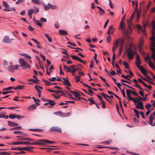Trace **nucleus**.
Wrapping results in <instances>:
<instances>
[{"label": "nucleus", "mask_w": 155, "mask_h": 155, "mask_svg": "<svg viewBox=\"0 0 155 155\" xmlns=\"http://www.w3.org/2000/svg\"><path fill=\"white\" fill-rule=\"evenodd\" d=\"M34 13V9H29L28 11V14H32Z\"/></svg>", "instance_id": "43"}, {"label": "nucleus", "mask_w": 155, "mask_h": 155, "mask_svg": "<svg viewBox=\"0 0 155 155\" xmlns=\"http://www.w3.org/2000/svg\"><path fill=\"white\" fill-rule=\"evenodd\" d=\"M114 31V28H113L112 25H111L109 27L107 31V34L109 35L110 34H113Z\"/></svg>", "instance_id": "16"}, {"label": "nucleus", "mask_w": 155, "mask_h": 155, "mask_svg": "<svg viewBox=\"0 0 155 155\" xmlns=\"http://www.w3.org/2000/svg\"><path fill=\"white\" fill-rule=\"evenodd\" d=\"M46 145L48 144H53L54 143H56V142L54 141L49 140H46Z\"/></svg>", "instance_id": "32"}, {"label": "nucleus", "mask_w": 155, "mask_h": 155, "mask_svg": "<svg viewBox=\"0 0 155 155\" xmlns=\"http://www.w3.org/2000/svg\"><path fill=\"white\" fill-rule=\"evenodd\" d=\"M48 5L50 6V8L53 10H56L58 8V7L54 5H52L50 4L49 3H48Z\"/></svg>", "instance_id": "26"}, {"label": "nucleus", "mask_w": 155, "mask_h": 155, "mask_svg": "<svg viewBox=\"0 0 155 155\" xmlns=\"http://www.w3.org/2000/svg\"><path fill=\"white\" fill-rule=\"evenodd\" d=\"M136 52L131 48H128L126 50V54L128 58L130 60H132L135 55Z\"/></svg>", "instance_id": "3"}, {"label": "nucleus", "mask_w": 155, "mask_h": 155, "mask_svg": "<svg viewBox=\"0 0 155 155\" xmlns=\"http://www.w3.org/2000/svg\"><path fill=\"white\" fill-rule=\"evenodd\" d=\"M42 4L43 5L44 9L45 10H48L50 8V6H47V5H45L42 3Z\"/></svg>", "instance_id": "36"}, {"label": "nucleus", "mask_w": 155, "mask_h": 155, "mask_svg": "<svg viewBox=\"0 0 155 155\" xmlns=\"http://www.w3.org/2000/svg\"><path fill=\"white\" fill-rule=\"evenodd\" d=\"M70 91L73 94L75 95V96L76 98H77L78 99L80 100L81 99V98H80V97L81 96V95L80 94H78L77 92L75 91Z\"/></svg>", "instance_id": "18"}, {"label": "nucleus", "mask_w": 155, "mask_h": 155, "mask_svg": "<svg viewBox=\"0 0 155 155\" xmlns=\"http://www.w3.org/2000/svg\"><path fill=\"white\" fill-rule=\"evenodd\" d=\"M152 24L153 30L152 31V37H155L154 35H155V33L153 30L155 29V22L154 21H152Z\"/></svg>", "instance_id": "22"}, {"label": "nucleus", "mask_w": 155, "mask_h": 155, "mask_svg": "<svg viewBox=\"0 0 155 155\" xmlns=\"http://www.w3.org/2000/svg\"><path fill=\"white\" fill-rule=\"evenodd\" d=\"M8 124L10 126L13 127H15L18 125V124L17 123L10 121H8Z\"/></svg>", "instance_id": "25"}, {"label": "nucleus", "mask_w": 155, "mask_h": 155, "mask_svg": "<svg viewBox=\"0 0 155 155\" xmlns=\"http://www.w3.org/2000/svg\"><path fill=\"white\" fill-rule=\"evenodd\" d=\"M150 39L153 41L151 43L152 46L151 48V51L153 52L152 54V58L154 61H155V37H152L150 38Z\"/></svg>", "instance_id": "4"}, {"label": "nucleus", "mask_w": 155, "mask_h": 155, "mask_svg": "<svg viewBox=\"0 0 155 155\" xmlns=\"http://www.w3.org/2000/svg\"><path fill=\"white\" fill-rule=\"evenodd\" d=\"M33 148V147H22V150L28 151L29 149Z\"/></svg>", "instance_id": "40"}, {"label": "nucleus", "mask_w": 155, "mask_h": 155, "mask_svg": "<svg viewBox=\"0 0 155 155\" xmlns=\"http://www.w3.org/2000/svg\"><path fill=\"white\" fill-rule=\"evenodd\" d=\"M49 104L52 106H54L56 104L55 103L54 101H52L50 100L49 101Z\"/></svg>", "instance_id": "38"}, {"label": "nucleus", "mask_w": 155, "mask_h": 155, "mask_svg": "<svg viewBox=\"0 0 155 155\" xmlns=\"http://www.w3.org/2000/svg\"><path fill=\"white\" fill-rule=\"evenodd\" d=\"M14 40V39H10L9 37L8 36H5L4 37L2 41L3 42L5 43H11L12 41Z\"/></svg>", "instance_id": "10"}, {"label": "nucleus", "mask_w": 155, "mask_h": 155, "mask_svg": "<svg viewBox=\"0 0 155 155\" xmlns=\"http://www.w3.org/2000/svg\"><path fill=\"white\" fill-rule=\"evenodd\" d=\"M11 154L10 153H7L5 152H0V154H7V155H9Z\"/></svg>", "instance_id": "61"}, {"label": "nucleus", "mask_w": 155, "mask_h": 155, "mask_svg": "<svg viewBox=\"0 0 155 155\" xmlns=\"http://www.w3.org/2000/svg\"><path fill=\"white\" fill-rule=\"evenodd\" d=\"M96 7L99 9V13L100 15H103L105 13V11L100 7L97 6Z\"/></svg>", "instance_id": "17"}, {"label": "nucleus", "mask_w": 155, "mask_h": 155, "mask_svg": "<svg viewBox=\"0 0 155 155\" xmlns=\"http://www.w3.org/2000/svg\"><path fill=\"white\" fill-rule=\"evenodd\" d=\"M122 46V45L121 44H120V48L119 49V55H120L123 49L121 47Z\"/></svg>", "instance_id": "51"}, {"label": "nucleus", "mask_w": 155, "mask_h": 155, "mask_svg": "<svg viewBox=\"0 0 155 155\" xmlns=\"http://www.w3.org/2000/svg\"><path fill=\"white\" fill-rule=\"evenodd\" d=\"M59 31V34L61 35H66L68 34V32L65 30H60Z\"/></svg>", "instance_id": "21"}, {"label": "nucleus", "mask_w": 155, "mask_h": 155, "mask_svg": "<svg viewBox=\"0 0 155 155\" xmlns=\"http://www.w3.org/2000/svg\"><path fill=\"white\" fill-rule=\"evenodd\" d=\"M130 25H129V24L128 25V27L127 29V30H125L124 33L127 38L128 39H130L128 35L130 34L132 31Z\"/></svg>", "instance_id": "7"}, {"label": "nucleus", "mask_w": 155, "mask_h": 155, "mask_svg": "<svg viewBox=\"0 0 155 155\" xmlns=\"http://www.w3.org/2000/svg\"><path fill=\"white\" fill-rule=\"evenodd\" d=\"M120 41L119 40H117L115 41V42L114 43L113 45L114 46L112 48V51L113 52H115L114 51L116 49Z\"/></svg>", "instance_id": "12"}, {"label": "nucleus", "mask_w": 155, "mask_h": 155, "mask_svg": "<svg viewBox=\"0 0 155 155\" xmlns=\"http://www.w3.org/2000/svg\"><path fill=\"white\" fill-rule=\"evenodd\" d=\"M71 57L72 58L74 59V60H77V59L78 58V56H76V55H71Z\"/></svg>", "instance_id": "52"}, {"label": "nucleus", "mask_w": 155, "mask_h": 155, "mask_svg": "<svg viewBox=\"0 0 155 155\" xmlns=\"http://www.w3.org/2000/svg\"><path fill=\"white\" fill-rule=\"evenodd\" d=\"M141 63L142 62L140 59L139 56L138 55H137L136 57V61L135 63V65L138 68L141 67L140 65Z\"/></svg>", "instance_id": "8"}, {"label": "nucleus", "mask_w": 155, "mask_h": 155, "mask_svg": "<svg viewBox=\"0 0 155 155\" xmlns=\"http://www.w3.org/2000/svg\"><path fill=\"white\" fill-rule=\"evenodd\" d=\"M12 144L14 145H17L20 144H23L24 145H28V141H20V142H13L12 143Z\"/></svg>", "instance_id": "11"}, {"label": "nucleus", "mask_w": 155, "mask_h": 155, "mask_svg": "<svg viewBox=\"0 0 155 155\" xmlns=\"http://www.w3.org/2000/svg\"><path fill=\"white\" fill-rule=\"evenodd\" d=\"M91 89H92V87H91L90 86V87H88V91H89V92L91 94H93L94 92L91 90Z\"/></svg>", "instance_id": "53"}, {"label": "nucleus", "mask_w": 155, "mask_h": 155, "mask_svg": "<svg viewBox=\"0 0 155 155\" xmlns=\"http://www.w3.org/2000/svg\"><path fill=\"white\" fill-rule=\"evenodd\" d=\"M101 94L104 97L107 101H108L109 102H110L109 101L107 98V97H109V96L105 94L104 93H102Z\"/></svg>", "instance_id": "35"}, {"label": "nucleus", "mask_w": 155, "mask_h": 155, "mask_svg": "<svg viewBox=\"0 0 155 155\" xmlns=\"http://www.w3.org/2000/svg\"><path fill=\"white\" fill-rule=\"evenodd\" d=\"M107 42L108 43H109L111 39V37L110 34L108 35V36L107 37Z\"/></svg>", "instance_id": "54"}, {"label": "nucleus", "mask_w": 155, "mask_h": 155, "mask_svg": "<svg viewBox=\"0 0 155 155\" xmlns=\"http://www.w3.org/2000/svg\"><path fill=\"white\" fill-rule=\"evenodd\" d=\"M61 53L63 54H66L68 57H69V55H68L67 51L66 50L63 49V51H62Z\"/></svg>", "instance_id": "48"}, {"label": "nucleus", "mask_w": 155, "mask_h": 155, "mask_svg": "<svg viewBox=\"0 0 155 155\" xmlns=\"http://www.w3.org/2000/svg\"><path fill=\"white\" fill-rule=\"evenodd\" d=\"M151 106V105L150 104H147V105H145V107L148 110H149L150 109L149 108V107H150Z\"/></svg>", "instance_id": "55"}, {"label": "nucleus", "mask_w": 155, "mask_h": 155, "mask_svg": "<svg viewBox=\"0 0 155 155\" xmlns=\"http://www.w3.org/2000/svg\"><path fill=\"white\" fill-rule=\"evenodd\" d=\"M121 76L123 78H125L128 80H130V79L128 78H131V77L129 75H127V76H125L124 74H122Z\"/></svg>", "instance_id": "37"}, {"label": "nucleus", "mask_w": 155, "mask_h": 155, "mask_svg": "<svg viewBox=\"0 0 155 155\" xmlns=\"http://www.w3.org/2000/svg\"><path fill=\"white\" fill-rule=\"evenodd\" d=\"M37 145H46V139L38 140L37 141Z\"/></svg>", "instance_id": "14"}, {"label": "nucleus", "mask_w": 155, "mask_h": 155, "mask_svg": "<svg viewBox=\"0 0 155 155\" xmlns=\"http://www.w3.org/2000/svg\"><path fill=\"white\" fill-rule=\"evenodd\" d=\"M144 60L145 61H147L148 63L151 61L150 58L148 55L145 58Z\"/></svg>", "instance_id": "33"}, {"label": "nucleus", "mask_w": 155, "mask_h": 155, "mask_svg": "<svg viewBox=\"0 0 155 155\" xmlns=\"http://www.w3.org/2000/svg\"><path fill=\"white\" fill-rule=\"evenodd\" d=\"M143 44V40H140L139 42V48L140 50L142 49V46Z\"/></svg>", "instance_id": "30"}, {"label": "nucleus", "mask_w": 155, "mask_h": 155, "mask_svg": "<svg viewBox=\"0 0 155 155\" xmlns=\"http://www.w3.org/2000/svg\"><path fill=\"white\" fill-rule=\"evenodd\" d=\"M113 52V56L112 58V60L114 61L116 59V55L115 52Z\"/></svg>", "instance_id": "57"}, {"label": "nucleus", "mask_w": 155, "mask_h": 155, "mask_svg": "<svg viewBox=\"0 0 155 155\" xmlns=\"http://www.w3.org/2000/svg\"><path fill=\"white\" fill-rule=\"evenodd\" d=\"M123 64L125 66V68L127 69H129V65L128 63L126 61H124L123 62Z\"/></svg>", "instance_id": "34"}, {"label": "nucleus", "mask_w": 155, "mask_h": 155, "mask_svg": "<svg viewBox=\"0 0 155 155\" xmlns=\"http://www.w3.org/2000/svg\"><path fill=\"white\" fill-rule=\"evenodd\" d=\"M134 86H135L136 87H137L138 88H139V89H140V90H142V89L141 88V87H140V86L139 85H138V84H135L134 85Z\"/></svg>", "instance_id": "63"}, {"label": "nucleus", "mask_w": 155, "mask_h": 155, "mask_svg": "<svg viewBox=\"0 0 155 155\" xmlns=\"http://www.w3.org/2000/svg\"><path fill=\"white\" fill-rule=\"evenodd\" d=\"M126 26L124 24V22L123 21L121 20V21L120 26L118 28V29L120 30H121L123 33H124V31L125 30Z\"/></svg>", "instance_id": "9"}, {"label": "nucleus", "mask_w": 155, "mask_h": 155, "mask_svg": "<svg viewBox=\"0 0 155 155\" xmlns=\"http://www.w3.org/2000/svg\"><path fill=\"white\" fill-rule=\"evenodd\" d=\"M63 66L64 70L68 72L71 73L73 76L75 75V72L78 71V69H79L75 65H73L68 67L64 64Z\"/></svg>", "instance_id": "2"}, {"label": "nucleus", "mask_w": 155, "mask_h": 155, "mask_svg": "<svg viewBox=\"0 0 155 155\" xmlns=\"http://www.w3.org/2000/svg\"><path fill=\"white\" fill-rule=\"evenodd\" d=\"M149 119L150 120V121L148 123L149 124H150L152 126H154V125H153V120L154 119V118H153V117H152L151 116L149 117Z\"/></svg>", "instance_id": "23"}, {"label": "nucleus", "mask_w": 155, "mask_h": 155, "mask_svg": "<svg viewBox=\"0 0 155 155\" xmlns=\"http://www.w3.org/2000/svg\"><path fill=\"white\" fill-rule=\"evenodd\" d=\"M43 81L44 82H46L45 83V85H46L49 86V85H50L51 84H50V82H49L48 81H46L45 80H43Z\"/></svg>", "instance_id": "56"}, {"label": "nucleus", "mask_w": 155, "mask_h": 155, "mask_svg": "<svg viewBox=\"0 0 155 155\" xmlns=\"http://www.w3.org/2000/svg\"><path fill=\"white\" fill-rule=\"evenodd\" d=\"M130 93H131V91H130L129 89H127L126 90V94L127 96V97H129L130 96Z\"/></svg>", "instance_id": "46"}, {"label": "nucleus", "mask_w": 155, "mask_h": 155, "mask_svg": "<svg viewBox=\"0 0 155 155\" xmlns=\"http://www.w3.org/2000/svg\"><path fill=\"white\" fill-rule=\"evenodd\" d=\"M138 68L140 69L141 72L144 75H146V74H147L146 73V71L145 70V69L143 67L141 66Z\"/></svg>", "instance_id": "24"}, {"label": "nucleus", "mask_w": 155, "mask_h": 155, "mask_svg": "<svg viewBox=\"0 0 155 155\" xmlns=\"http://www.w3.org/2000/svg\"><path fill=\"white\" fill-rule=\"evenodd\" d=\"M12 62H10V65L8 66V70L11 72H14V66H12Z\"/></svg>", "instance_id": "15"}, {"label": "nucleus", "mask_w": 155, "mask_h": 155, "mask_svg": "<svg viewBox=\"0 0 155 155\" xmlns=\"http://www.w3.org/2000/svg\"><path fill=\"white\" fill-rule=\"evenodd\" d=\"M31 2L34 3L39 5L42 4V2L39 0H31Z\"/></svg>", "instance_id": "27"}, {"label": "nucleus", "mask_w": 155, "mask_h": 155, "mask_svg": "<svg viewBox=\"0 0 155 155\" xmlns=\"http://www.w3.org/2000/svg\"><path fill=\"white\" fill-rule=\"evenodd\" d=\"M17 87L18 89H22L24 88L25 86L24 85H18Z\"/></svg>", "instance_id": "60"}, {"label": "nucleus", "mask_w": 155, "mask_h": 155, "mask_svg": "<svg viewBox=\"0 0 155 155\" xmlns=\"http://www.w3.org/2000/svg\"><path fill=\"white\" fill-rule=\"evenodd\" d=\"M35 88L37 90L38 93L41 94V89H42L43 88L42 87L38 85H35Z\"/></svg>", "instance_id": "20"}, {"label": "nucleus", "mask_w": 155, "mask_h": 155, "mask_svg": "<svg viewBox=\"0 0 155 155\" xmlns=\"http://www.w3.org/2000/svg\"><path fill=\"white\" fill-rule=\"evenodd\" d=\"M2 2L3 5L5 8L3 9L4 11L7 12L10 11L12 10H14V11H15V9L14 8H13L12 9H8L9 5L6 2L3 1Z\"/></svg>", "instance_id": "5"}, {"label": "nucleus", "mask_w": 155, "mask_h": 155, "mask_svg": "<svg viewBox=\"0 0 155 155\" xmlns=\"http://www.w3.org/2000/svg\"><path fill=\"white\" fill-rule=\"evenodd\" d=\"M35 23L38 26H42L41 23L39 21H36V22Z\"/></svg>", "instance_id": "64"}, {"label": "nucleus", "mask_w": 155, "mask_h": 155, "mask_svg": "<svg viewBox=\"0 0 155 155\" xmlns=\"http://www.w3.org/2000/svg\"><path fill=\"white\" fill-rule=\"evenodd\" d=\"M74 78L75 79L76 82H78L80 80V76H75Z\"/></svg>", "instance_id": "45"}, {"label": "nucleus", "mask_w": 155, "mask_h": 155, "mask_svg": "<svg viewBox=\"0 0 155 155\" xmlns=\"http://www.w3.org/2000/svg\"><path fill=\"white\" fill-rule=\"evenodd\" d=\"M62 79L64 80V81H62V82L65 84V85H67L68 86H71L70 82L68 80L64 78H62Z\"/></svg>", "instance_id": "19"}, {"label": "nucleus", "mask_w": 155, "mask_h": 155, "mask_svg": "<svg viewBox=\"0 0 155 155\" xmlns=\"http://www.w3.org/2000/svg\"><path fill=\"white\" fill-rule=\"evenodd\" d=\"M148 64L150 67L152 69H153L154 68V65L151 61L149 62L148 63Z\"/></svg>", "instance_id": "42"}, {"label": "nucleus", "mask_w": 155, "mask_h": 155, "mask_svg": "<svg viewBox=\"0 0 155 155\" xmlns=\"http://www.w3.org/2000/svg\"><path fill=\"white\" fill-rule=\"evenodd\" d=\"M34 7L35 8V10H34V13H35V14H37L39 12V8L35 7Z\"/></svg>", "instance_id": "44"}, {"label": "nucleus", "mask_w": 155, "mask_h": 155, "mask_svg": "<svg viewBox=\"0 0 155 155\" xmlns=\"http://www.w3.org/2000/svg\"><path fill=\"white\" fill-rule=\"evenodd\" d=\"M55 27L57 28H59V25L58 22H56L54 24Z\"/></svg>", "instance_id": "62"}, {"label": "nucleus", "mask_w": 155, "mask_h": 155, "mask_svg": "<svg viewBox=\"0 0 155 155\" xmlns=\"http://www.w3.org/2000/svg\"><path fill=\"white\" fill-rule=\"evenodd\" d=\"M36 109V106L34 104H33L28 107V110H34Z\"/></svg>", "instance_id": "29"}, {"label": "nucleus", "mask_w": 155, "mask_h": 155, "mask_svg": "<svg viewBox=\"0 0 155 155\" xmlns=\"http://www.w3.org/2000/svg\"><path fill=\"white\" fill-rule=\"evenodd\" d=\"M45 36L48 38V40L50 42H52V41L51 38L49 36V35L47 34H45Z\"/></svg>", "instance_id": "31"}, {"label": "nucleus", "mask_w": 155, "mask_h": 155, "mask_svg": "<svg viewBox=\"0 0 155 155\" xmlns=\"http://www.w3.org/2000/svg\"><path fill=\"white\" fill-rule=\"evenodd\" d=\"M136 107L137 108L140 109L142 110L144 109L143 103L142 101H140L138 102L136 106Z\"/></svg>", "instance_id": "13"}, {"label": "nucleus", "mask_w": 155, "mask_h": 155, "mask_svg": "<svg viewBox=\"0 0 155 155\" xmlns=\"http://www.w3.org/2000/svg\"><path fill=\"white\" fill-rule=\"evenodd\" d=\"M16 114H10L9 116V117L11 119H14L16 117Z\"/></svg>", "instance_id": "47"}, {"label": "nucleus", "mask_w": 155, "mask_h": 155, "mask_svg": "<svg viewBox=\"0 0 155 155\" xmlns=\"http://www.w3.org/2000/svg\"><path fill=\"white\" fill-rule=\"evenodd\" d=\"M143 78L145 81L148 82L150 84H154V85L155 84H154V83H153V79H152V80H151V79H146V78Z\"/></svg>", "instance_id": "28"}, {"label": "nucleus", "mask_w": 155, "mask_h": 155, "mask_svg": "<svg viewBox=\"0 0 155 155\" xmlns=\"http://www.w3.org/2000/svg\"><path fill=\"white\" fill-rule=\"evenodd\" d=\"M133 101L134 103H136L137 102L138 103L141 101H140L138 97H135L134 98Z\"/></svg>", "instance_id": "39"}, {"label": "nucleus", "mask_w": 155, "mask_h": 155, "mask_svg": "<svg viewBox=\"0 0 155 155\" xmlns=\"http://www.w3.org/2000/svg\"><path fill=\"white\" fill-rule=\"evenodd\" d=\"M21 128V126H18L16 127H15L12 128H11L10 129V130H18L20 129Z\"/></svg>", "instance_id": "49"}, {"label": "nucleus", "mask_w": 155, "mask_h": 155, "mask_svg": "<svg viewBox=\"0 0 155 155\" xmlns=\"http://www.w3.org/2000/svg\"><path fill=\"white\" fill-rule=\"evenodd\" d=\"M50 131L55 132L58 133H61L62 132L61 129L58 127H53L50 129Z\"/></svg>", "instance_id": "6"}, {"label": "nucleus", "mask_w": 155, "mask_h": 155, "mask_svg": "<svg viewBox=\"0 0 155 155\" xmlns=\"http://www.w3.org/2000/svg\"><path fill=\"white\" fill-rule=\"evenodd\" d=\"M94 98L92 97H91L90 98H89L88 100L91 102L90 104H94L95 103V101L93 100Z\"/></svg>", "instance_id": "41"}, {"label": "nucleus", "mask_w": 155, "mask_h": 155, "mask_svg": "<svg viewBox=\"0 0 155 155\" xmlns=\"http://www.w3.org/2000/svg\"><path fill=\"white\" fill-rule=\"evenodd\" d=\"M13 88V87H8L4 88L3 89V91H7V90H11Z\"/></svg>", "instance_id": "50"}, {"label": "nucleus", "mask_w": 155, "mask_h": 155, "mask_svg": "<svg viewBox=\"0 0 155 155\" xmlns=\"http://www.w3.org/2000/svg\"><path fill=\"white\" fill-rule=\"evenodd\" d=\"M18 62L19 65L16 64L14 66V70H18L20 66L24 70H25L27 68L30 69L31 68V66L28 64L23 58H20L18 59Z\"/></svg>", "instance_id": "1"}, {"label": "nucleus", "mask_w": 155, "mask_h": 155, "mask_svg": "<svg viewBox=\"0 0 155 155\" xmlns=\"http://www.w3.org/2000/svg\"><path fill=\"white\" fill-rule=\"evenodd\" d=\"M101 103L102 105V107L103 108H104L106 107L105 103L104 101H103L101 102Z\"/></svg>", "instance_id": "58"}, {"label": "nucleus", "mask_w": 155, "mask_h": 155, "mask_svg": "<svg viewBox=\"0 0 155 155\" xmlns=\"http://www.w3.org/2000/svg\"><path fill=\"white\" fill-rule=\"evenodd\" d=\"M132 19L131 18H130L127 20V21L128 22V25L129 24V25H131V22L132 21Z\"/></svg>", "instance_id": "59"}]
</instances>
